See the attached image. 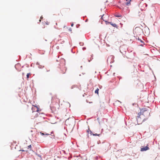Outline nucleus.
<instances>
[{
  "instance_id": "nucleus-21",
  "label": "nucleus",
  "mask_w": 160,
  "mask_h": 160,
  "mask_svg": "<svg viewBox=\"0 0 160 160\" xmlns=\"http://www.w3.org/2000/svg\"><path fill=\"white\" fill-rule=\"evenodd\" d=\"M108 23H109L111 25H112V23H113L111 22H109Z\"/></svg>"
},
{
  "instance_id": "nucleus-17",
  "label": "nucleus",
  "mask_w": 160,
  "mask_h": 160,
  "mask_svg": "<svg viewBox=\"0 0 160 160\" xmlns=\"http://www.w3.org/2000/svg\"><path fill=\"white\" fill-rule=\"evenodd\" d=\"M31 145H29L28 146V147H27V148H28V149H30V150H31Z\"/></svg>"
},
{
  "instance_id": "nucleus-16",
  "label": "nucleus",
  "mask_w": 160,
  "mask_h": 160,
  "mask_svg": "<svg viewBox=\"0 0 160 160\" xmlns=\"http://www.w3.org/2000/svg\"><path fill=\"white\" fill-rule=\"evenodd\" d=\"M115 16L117 17H121L122 16L120 15H115Z\"/></svg>"
},
{
  "instance_id": "nucleus-24",
  "label": "nucleus",
  "mask_w": 160,
  "mask_h": 160,
  "mask_svg": "<svg viewBox=\"0 0 160 160\" xmlns=\"http://www.w3.org/2000/svg\"><path fill=\"white\" fill-rule=\"evenodd\" d=\"M68 120H67L66 121V122H67V121H68Z\"/></svg>"
},
{
  "instance_id": "nucleus-9",
  "label": "nucleus",
  "mask_w": 160,
  "mask_h": 160,
  "mask_svg": "<svg viewBox=\"0 0 160 160\" xmlns=\"http://www.w3.org/2000/svg\"><path fill=\"white\" fill-rule=\"evenodd\" d=\"M30 75V73H28L27 74V79L28 80V78H29V76Z\"/></svg>"
},
{
  "instance_id": "nucleus-1",
  "label": "nucleus",
  "mask_w": 160,
  "mask_h": 160,
  "mask_svg": "<svg viewBox=\"0 0 160 160\" xmlns=\"http://www.w3.org/2000/svg\"><path fill=\"white\" fill-rule=\"evenodd\" d=\"M52 102H56L58 103L60 102L59 99L57 98L56 96H54L52 97Z\"/></svg>"
},
{
  "instance_id": "nucleus-19",
  "label": "nucleus",
  "mask_w": 160,
  "mask_h": 160,
  "mask_svg": "<svg viewBox=\"0 0 160 160\" xmlns=\"http://www.w3.org/2000/svg\"><path fill=\"white\" fill-rule=\"evenodd\" d=\"M38 114H37L35 115V117H34L33 118H32V119H34V118H36L38 116Z\"/></svg>"
},
{
  "instance_id": "nucleus-5",
  "label": "nucleus",
  "mask_w": 160,
  "mask_h": 160,
  "mask_svg": "<svg viewBox=\"0 0 160 160\" xmlns=\"http://www.w3.org/2000/svg\"><path fill=\"white\" fill-rule=\"evenodd\" d=\"M62 72H61V73L62 74L65 73L66 70V68H65V67H64L62 68Z\"/></svg>"
},
{
  "instance_id": "nucleus-13",
  "label": "nucleus",
  "mask_w": 160,
  "mask_h": 160,
  "mask_svg": "<svg viewBox=\"0 0 160 160\" xmlns=\"http://www.w3.org/2000/svg\"><path fill=\"white\" fill-rule=\"evenodd\" d=\"M40 134H41V135H42V136L44 135H49V134H47V133H46V134H44V133H42V132H40Z\"/></svg>"
},
{
  "instance_id": "nucleus-20",
  "label": "nucleus",
  "mask_w": 160,
  "mask_h": 160,
  "mask_svg": "<svg viewBox=\"0 0 160 160\" xmlns=\"http://www.w3.org/2000/svg\"><path fill=\"white\" fill-rule=\"evenodd\" d=\"M43 18V17H41L40 19L39 20V22H40L41 21V20Z\"/></svg>"
},
{
  "instance_id": "nucleus-22",
  "label": "nucleus",
  "mask_w": 160,
  "mask_h": 160,
  "mask_svg": "<svg viewBox=\"0 0 160 160\" xmlns=\"http://www.w3.org/2000/svg\"><path fill=\"white\" fill-rule=\"evenodd\" d=\"M18 65H18V64H17V65H15V68H16V67H17Z\"/></svg>"
},
{
  "instance_id": "nucleus-6",
  "label": "nucleus",
  "mask_w": 160,
  "mask_h": 160,
  "mask_svg": "<svg viewBox=\"0 0 160 160\" xmlns=\"http://www.w3.org/2000/svg\"><path fill=\"white\" fill-rule=\"evenodd\" d=\"M143 112V114L144 115H145V114L146 112H147L148 113V114H150V112H149V111H148L147 110H143L142 111Z\"/></svg>"
},
{
  "instance_id": "nucleus-28",
  "label": "nucleus",
  "mask_w": 160,
  "mask_h": 160,
  "mask_svg": "<svg viewBox=\"0 0 160 160\" xmlns=\"http://www.w3.org/2000/svg\"><path fill=\"white\" fill-rule=\"evenodd\" d=\"M22 151H24V150H22Z\"/></svg>"
},
{
  "instance_id": "nucleus-3",
  "label": "nucleus",
  "mask_w": 160,
  "mask_h": 160,
  "mask_svg": "<svg viewBox=\"0 0 160 160\" xmlns=\"http://www.w3.org/2000/svg\"><path fill=\"white\" fill-rule=\"evenodd\" d=\"M56 105L57 106V107H55V106H51V109L52 110V112H55V111H56L57 110V109H58V104H57Z\"/></svg>"
},
{
  "instance_id": "nucleus-23",
  "label": "nucleus",
  "mask_w": 160,
  "mask_h": 160,
  "mask_svg": "<svg viewBox=\"0 0 160 160\" xmlns=\"http://www.w3.org/2000/svg\"><path fill=\"white\" fill-rule=\"evenodd\" d=\"M73 23L71 24L72 27L73 26Z\"/></svg>"
},
{
  "instance_id": "nucleus-11",
  "label": "nucleus",
  "mask_w": 160,
  "mask_h": 160,
  "mask_svg": "<svg viewBox=\"0 0 160 160\" xmlns=\"http://www.w3.org/2000/svg\"><path fill=\"white\" fill-rule=\"evenodd\" d=\"M98 90H99V89L98 88H97L96 90L95 91V92L96 93H97L98 94Z\"/></svg>"
},
{
  "instance_id": "nucleus-27",
  "label": "nucleus",
  "mask_w": 160,
  "mask_h": 160,
  "mask_svg": "<svg viewBox=\"0 0 160 160\" xmlns=\"http://www.w3.org/2000/svg\"><path fill=\"white\" fill-rule=\"evenodd\" d=\"M70 31H71V29H70Z\"/></svg>"
},
{
  "instance_id": "nucleus-14",
  "label": "nucleus",
  "mask_w": 160,
  "mask_h": 160,
  "mask_svg": "<svg viewBox=\"0 0 160 160\" xmlns=\"http://www.w3.org/2000/svg\"><path fill=\"white\" fill-rule=\"evenodd\" d=\"M131 0H130V1ZM126 4L127 5H129L130 4V1L128 2H127L126 3Z\"/></svg>"
},
{
  "instance_id": "nucleus-15",
  "label": "nucleus",
  "mask_w": 160,
  "mask_h": 160,
  "mask_svg": "<svg viewBox=\"0 0 160 160\" xmlns=\"http://www.w3.org/2000/svg\"><path fill=\"white\" fill-rule=\"evenodd\" d=\"M35 107H33L32 108V112H34V111L35 110Z\"/></svg>"
},
{
  "instance_id": "nucleus-18",
  "label": "nucleus",
  "mask_w": 160,
  "mask_h": 160,
  "mask_svg": "<svg viewBox=\"0 0 160 160\" xmlns=\"http://www.w3.org/2000/svg\"><path fill=\"white\" fill-rule=\"evenodd\" d=\"M92 134L93 136H99L100 135V134H97V133L95 134Z\"/></svg>"
},
{
  "instance_id": "nucleus-2",
  "label": "nucleus",
  "mask_w": 160,
  "mask_h": 160,
  "mask_svg": "<svg viewBox=\"0 0 160 160\" xmlns=\"http://www.w3.org/2000/svg\"><path fill=\"white\" fill-rule=\"evenodd\" d=\"M141 30L140 28H136L135 29V32L137 35L140 34V32H141Z\"/></svg>"
},
{
  "instance_id": "nucleus-12",
  "label": "nucleus",
  "mask_w": 160,
  "mask_h": 160,
  "mask_svg": "<svg viewBox=\"0 0 160 160\" xmlns=\"http://www.w3.org/2000/svg\"><path fill=\"white\" fill-rule=\"evenodd\" d=\"M77 87L76 85H73L71 87V88L72 89H73L74 88H77Z\"/></svg>"
},
{
  "instance_id": "nucleus-29",
  "label": "nucleus",
  "mask_w": 160,
  "mask_h": 160,
  "mask_svg": "<svg viewBox=\"0 0 160 160\" xmlns=\"http://www.w3.org/2000/svg\"><path fill=\"white\" fill-rule=\"evenodd\" d=\"M126 1H127L128 0H126Z\"/></svg>"
},
{
  "instance_id": "nucleus-25",
  "label": "nucleus",
  "mask_w": 160,
  "mask_h": 160,
  "mask_svg": "<svg viewBox=\"0 0 160 160\" xmlns=\"http://www.w3.org/2000/svg\"><path fill=\"white\" fill-rule=\"evenodd\" d=\"M56 25H57V23H56Z\"/></svg>"
},
{
  "instance_id": "nucleus-7",
  "label": "nucleus",
  "mask_w": 160,
  "mask_h": 160,
  "mask_svg": "<svg viewBox=\"0 0 160 160\" xmlns=\"http://www.w3.org/2000/svg\"><path fill=\"white\" fill-rule=\"evenodd\" d=\"M33 106H34V107L36 108V111L38 112L39 109L38 107L36 104H35V105H33Z\"/></svg>"
},
{
  "instance_id": "nucleus-8",
  "label": "nucleus",
  "mask_w": 160,
  "mask_h": 160,
  "mask_svg": "<svg viewBox=\"0 0 160 160\" xmlns=\"http://www.w3.org/2000/svg\"><path fill=\"white\" fill-rule=\"evenodd\" d=\"M87 133L88 134L90 133L91 135L92 132L91 130H90V129L89 128H88V130L87 131Z\"/></svg>"
},
{
  "instance_id": "nucleus-26",
  "label": "nucleus",
  "mask_w": 160,
  "mask_h": 160,
  "mask_svg": "<svg viewBox=\"0 0 160 160\" xmlns=\"http://www.w3.org/2000/svg\"><path fill=\"white\" fill-rule=\"evenodd\" d=\"M139 118V117L138 116V117H137V118Z\"/></svg>"
},
{
  "instance_id": "nucleus-10",
  "label": "nucleus",
  "mask_w": 160,
  "mask_h": 160,
  "mask_svg": "<svg viewBox=\"0 0 160 160\" xmlns=\"http://www.w3.org/2000/svg\"><path fill=\"white\" fill-rule=\"evenodd\" d=\"M112 25L113 27H117V25L115 23H112Z\"/></svg>"
},
{
  "instance_id": "nucleus-4",
  "label": "nucleus",
  "mask_w": 160,
  "mask_h": 160,
  "mask_svg": "<svg viewBox=\"0 0 160 160\" xmlns=\"http://www.w3.org/2000/svg\"><path fill=\"white\" fill-rule=\"evenodd\" d=\"M149 149V147L148 146V145L145 147H142L141 148V151H145Z\"/></svg>"
}]
</instances>
